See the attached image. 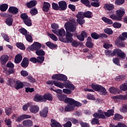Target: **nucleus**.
Segmentation results:
<instances>
[{
	"mask_svg": "<svg viewBox=\"0 0 127 127\" xmlns=\"http://www.w3.org/2000/svg\"><path fill=\"white\" fill-rule=\"evenodd\" d=\"M64 28L66 30V34L65 38L66 41H64L66 43H71L73 41V34L70 32H75L77 29L76 23L73 21H69L64 24Z\"/></svg>",
	"mask_w": 127,
	"mask_h": 127,
	"instance_id": "f257e3e1",
	"label": "nucleus"
},
{
	"mask_svg": "<svg viewBox=\"0 0 127 127\" xmlns=\"http://www.w3.org/2000/svg\"><path fill=\"white\" fill-rule=\"evenodd\" d=\"M98 113H95L93 114V116L94 118L97 119H105L106 117H108L110 118V117H112V116H114V110H109L107 112L104 113L103 111L101 110H99L98 111ZM106 117L105 116V115Z\"/></svg>",
	"mask_w": 127,
	"mask_h": 127,
	"instance_id": "f03ea898",
	"label": "nucleus"
},
{
	"mask_svg": "<svg viewBox=\"0 0 127 127\" xmlns=\"http://www.w3.org/2000/svg\"><path fill=\"white\" fill-rule=\"evenodd\" d=\"M91 88L95 91H100L101 95H107V90L106 88L101 85L91 84Z\"/></svg>",
	"mask_w": 127,
	"mask_h": 127,
	"instance_id": "7ed1b4c3",
	"label": "nucleus"
},
{
	"mask_svg": "<svg viewBox=\"0 0 127 127\" xmlns=\"http://www.w3.org/2000/svg\"><path fill=\"white\" fill-rule=\"evenodd\" d=\"M41 48V44L39 42H35L31 46L29 47L28 50H30L31 51H37Z\"/></svg>",
	"mask_w": 127,
	"mask_h": 127,
	"instance_id": "20e7f679",
	"label": "nucleus"
},
{
	"mask_svg": "<svg viewBox=\"0 0 127 127\" xmlns=\"http://www.w3.org/2000/svg\"><path fill=\"white\" fill-rule=\"evenodd\" d=\"M52 79H55V80H59L60 81H67V76L62 74H56L52 76Z\"/></svg>",
	"mask_w": 127,
	"mask_h": 127,
	"instance_id": "39448f33",
	"label": "nucleus"
},
{
	"mask_svg": "<svg viewBox=\"0 0 127 127\" xmlns=\"http://www.w3.org/2000/svg\"><path fill=\"white\" fill-rule=\"evenodd\" d=\"M47 84H48V85H53L54 84L55 86H56V87H58L61 89H63V88H64V83H62L60 82L49 80L47 81Z\"/></svg>",
	"mask_w": 127,
	"mask_h": 127,
	"instance_id": "423d86ee",
	"label": "nucleus"
},
{
	"mask_svg": "<svg viewBox=\"0 0 127 127\" xmlns=\"http://www.w3.org/2000/svg\"><path fill=\"white\" fill-rule=\"evenodd\" d=\"M52 31L53 33L60 37H64V36H65V34H66V32L64 29H60L58 31L56 30H52Z\"/></svg>",
	"mask_w": 127,
	"mask_h": 127,
	"instance_id": "0eeeda50",
	"label": "nucleus"
},
{
	"mask_svg": "<svg viewBox=\"0 0 127 127\" xmlns=\"http://www.w3.org/2000/svg\"><path fill=\"white\" fill-rule=\"evenodd\" d=\"M113 56H116L118 55V56H119V57H121V58H122V59L124 58V57H126L125 53L123 52L122 50L119 49H115L113 51Z\"/></svg>",
	"mask_w": 127,
	"mask_h": 127,
	"instance_id": "6e6552de",
	"label": "nucleus"
},
{
	"mask_svg": "<svg viewBox=\"0 0 127 127\" xmlns=\"http://www.w3.org/2000/svg\"><path fill=\"white\" fill-rule=\"evenodd\" d=\"M59 10H65L67 8V3L65 1H61L58 2Z\"/></svg>",
	"mask_w": 127,
	"mask_h": 127,
	"instance_id": "1a4fd4ad",
	"label": "nucleus"
},
{
	"mask_svg": "<svg viewBox=\"0 0 127 127\" xmlns=\"http://www.w3.org/2000/svg\"><path fill=\"white\" fill-rule=\"evenodd\" d=\"M9 57L6 55H3L0 58V63L2 65H5L6 62L8 61Z\"/></svg>",
	"mask_w": 127,
	"mask_h": 127,
	"instance_id": "9d476101",
	"label": "nucleus"
},
{
	"mask_svg": "<svg viewBox=\"0 0 127 127\" xmlns=\"http://www.w3.org/2000/svg\"><path fill=\"white\" fill-rule=\"evenodd\" d=\"M64 85V88L65 87V88H66V89H70L69 90L71 91H74L75 90V86L73 85L70 81L65 82Z\"/></svg>",
	"mask_w": 127,
	"mask_h": 127,
	"instance_id": "9b49d317",
	"label": "nucleus"
},
{
	"mask_svg": "<svg viewBox=\"0 0 127 127\" xmlns=\"http://www.w3.org/2000/svg\"><path fill=\"white\" fill-rule=\"evenodd\" d=\"M85 37H87V33L85 31H82L80 35L77 36V38L80 41H84Z\"/></svg>",
	"mask_w": 127,
	"mask_h": 127,
	"instance_id": "f8f14e48",
	"label": "nucleus"
},
{
	"mask_svg": "<svg viewBox=\"0 0 127 127\" xmlns=\"http://www.w3.org/2000/svg\"><path fill=\"white\" fill-rule=\"evenodd\" d=\"M23 126L26 127H30L33 126V122L30 120H26L22 122Z\"/></svg>",
	"mask_w": 127,
	"mask_h": 127,
	"instance_id": "ddd939ff",
	"label": "nucleus"
},
{
	"mask_svg": "<svg viewBox=\"0 0 127 127\" xmlns=\"http://www.w3.org/2000/svg\"><path fill=\"white\" fill-rule=\"evenodd\" d=\"M30 111L33 114H36L39 112V107L37 105H33L30 107Z\"/></svg>",
	"mask_w": 127,
	"mask_h": 127,
	"instance_id": "4468645a",
	"label": "nucleus"
},
{
	"mask_svg": "<svg viewBox=\"0 0 127 127\" xmlns=\"http://www.w3.org/2000/svg\"><path fill=\"white\" fill-rule=\"evenodd\" d=\"M51 5L50 3L47 2H44V5L43 6V10L45 12H48L49 11V9H50Z\"/></svg>",
	"mask_w": 127,
	"mask_h": 127,
	"instance_id": "2eb2a0df",
	"label": "nucleus"
},
{
	"mask_svg": "<svg viewBox=\"0 0 127 127\" xmlns=\"http://www.w3.org/2000/svg\"><path fill=\"white\" fill-rule=\"evenodd\" d=\"M43 97L44 98V102H46V100L52 101L53 100L52 95L50 93H46Z\"/></svg>",
	"mask_w": 127,
	"mask_h": 127,
	"instance_id": "dca6fc26",
	"label": "nucleus"
},
{
	"mask_svg": "<svg viewBox=\"0 0 127 127\" xmlns=\"http://www.w3.org/2000/svg\"><path fill=\"white\" fill-rule=\"evenodd\" d=\"M125 10L122 9H119V10H117L116 11V13L118 16V17H119L120 18V21L122 20V17L124 16V14H125Z\"/></svg>",
	"mask_w": 127,
	"mask_h": 127,
	"instance_id": "f3484780",
	"label": "nucleus"
},
{
	"mask_svg": "<svg viewBox=\"0 0 127 127\" xmlns=\"http://www.w3.org/2000/svg\"><path fill=\"white\" fill-rule=\"evenodd\" d=\"M34 101L35 102H44V98L42 95L36 94L34 98Z\"/></svg>",
	"mask_w": 127,
	"mask_h": 127,
	"instance_id": "a211bd4d",
	"label": "nucleus"
},
{
	"mask_svg": "<svg viewBox=\"0 0 127 127\" xmlns=\"http://www.w3.org/2000/svg\"><path fill=\"white\" fill-rule=\"evenodd\" d=\"M8 11L12 14H17L18 12V9L14 6H10L9 8Z\"/></svg>",
	"mask_w": 127,
	"mask_h": 127,
	"instance_id": "6ab92c4d",
	"label": "nucleus"
},
{
	"mask_svg": "<svg viewBox=\"0 0 127 127\" xmlns=\"http://www.w3.org/2000/svg\"><path fill=\"white\" fill-rule=\"evenodd\" d=\"M28 64H29L28 59L26 58H24L21 63V66H22L23 68H26L28 66Z\"/></svg>",
	"mask_w": 127,
	"mask_h": 127,
	"instance_id": "aec40b11",
	"label": "nucleus"
},
{
	"mask_svg": "<svg viewBox=\"0 0 127 127\" xmlns=\"http://www.w3.org/2000/svg\"><path fill=\"white\" fill-rule=\"evenodd\" d=\"M22 60V56L20 54L17 55L14 59V62L16 64H18L21 62V61Z\"/></svg>",
	"mask_w": 127,
	"mask_h": 127,
	"instance_id": "412c9836",
	"label": "nucleus"
},
{
	"mask_svg": "<svg viewBox=\"0 0 127 127\" xmlns=\"http://www.w3.org/2000/svg\"><path fill=\"white\" fill-rule=\"evenodd\" d=\"M47 114H48V108H45L40 112V115L41 117H43V118H46V117H47Z\"/></svg>",
	"mask_w": 127,
	"mask_h": 127,
	"instance_id": "4be33fe9",
	"label": "nucleus"
},
{
	"mask_svg": "<svg viewBox=\"0 0 127 127\" xmlns=\"http://www.w3.org/2000/svg\"><path fill=\"white\" fill-rule=\"evenodd\" d=\"M37 2L36 0H31L30 2L26 3V5L27 7L29 8H31V7H33L36 5Z\"/></svg>",
	"mask_w": 127,
	"mask_h": 127,
	"instance_id": "5701e85b",
	"label": "nucleus"
},
{
	"mask_svg": "<svg viewBox=\"0 0 127 127\" xmlns=\"http://www.w3.org/2000/svg\"><path fill=\"white\" fill-rule=\"evenodd\" d=\"M51 123V126L52 127H62L61 124L53 119H52Z\"/></svg>",
	"mask_w": 127,
	"mask_h": 127,
	"instance_id": "b1692460",
	"label": "nucleus"
},
{
	"mask_svg": "<svg viewBox=\"0 0 127 127\" xmlns=\"http://www.w3.org/2000/svg\"><path fill=\"white\" fill-rule=\"evenodd\" d=\"M15 88V89H16V90H19V89H21L23 88V83L19 80L16 81Z\"/></svg>",
	"mask_w": 127,
	"mask_h": 127,
	"instance_id": "393cba45",
	"label": "nucleus"
},
{
	"mask_svg": "<svg viewBox=\"0 0 127 127\" xmlns=\"http://www.w3.org/2000/svg\"><path fill=\"white\" fill-rule=\"evenodd\" d=\"M115 44L118 47H125L126 46L125 43L120 40H116L115 41Z\"/></svg>",
	"mask_w": 127,
	"mask_h": 127,
	"instance_id": "a878e982",
	"label": "nucleus"
},
{
	"mask_svg": "<svg viewBox=\"0 0 127 127\" xmlns=\"http://www.w3.org/2000/svg\"><path fill=\"white\" fill-rule=\"evenodd\" d=\"M5 22L6 24L8 25V26H11L13 22V19H12L11 17H7L6 19Z\"/></svg>",
	"mask_w": 127,
	"mask_h": 127,
	"instance_id": "bb28decb",
	"label": "nucleus"
},
{
	"mask_svg": "<svg viewBox=\"0 0 127 127\" xmlns=\"http://www.w3.org/2000/svg\"><path fill=\"white\" fill-rule=\"evenodd\" d=\"M75 109L74 105L68 104L65 107V111L66 112H71L73 111Z\"/></svg>",
	"mask_w": 127,
	"mask_h": 127,
	"instance_id": "cd10ccee",
	"label": "nucleus"
},
{
	"mask_svg": "<svg viewBox=\"0 0 127 127\" xmlns=\"http://www.w3.org/2000/svg\"><path fill=\"white\" fill-rule=\"evenodd\" d=\"M8 8V5L6 3H4L0 4V10L1 11H6V10Z\"/></svg>",
	"mask_w": 127,
	"mask_h": 127,
	"instance_id": "c85d7f7f",
	"label": "nucleus"
},
{
	"mask_svg": "<svg viewBox=\"0 0 127 127\" xmlns=\"http://www.w3.org/2000/svg\"><path fill=\"white\" fill-rule=\"evenodd\" d=\"M65 103L68 104V105H74V103L75 100L72 98H66L64 100Z\"/></svg>",
	"mask_w": 127,
	"mask_h": 127,
	"instance_id": "c756f323",
	"label": "nucleus"
},
{
	"mask_svg": "<svg viewBox=\"0 0 127 127\" xmlns=\"http://www.w3.org/2000/svg\"><path fill=\"white\" fill-rule=\"evenodd\" d=\"M46 45L51 49H54V48H56V45L50 41L46 43Z\"/></svg>",
	"mask_w": 127,
	"mask_h": 127,
	"instance_id": "7c9ffc66",
	"label": "nucleus"
},
{
	"mask_svg": "<svg viewBox=\"0 0 127 127\" xmlns=\"http://www.w3.org/2000/svg\"><path fill=\"white\" fill-rule=\"evenodd\" d=\"M104 7L108 10H112L115 8V6L113 4H106L104 5Z\"/></svg>",
	"mask_w": 127,
	"mask_h": 127,
	"instance_id": "2f4dec72",
	"label": "nucleus"
},
{
	"mask_svg": "<svg viewBox=\"0 0 127 127\" xmlns=\"http://www.w3.org/2000/svg\"><path fill=\"white\" fill-rule=\"evenodd\" d=\"M102 19L103 21L105 22V23H107L108 24H110V25L113 24V21L112 20L106 17H103L102 18Z\"/></svg>",
	"mask_w": 127,
	"mask_h": 127,
	"instance_id": "473e14b6",
	"label": "nucleus"
},
{
	"mask_svg": "<svg viewBox=\"0 0 127 127\" xmlns=\"http://www.w3.org/2000/svg\"><path fill=\"white\" fill-rule=\"evenodd\" d=\"M23 22L27 26H31V25H32V22H31V19H30V17L24 20Z\"/></svg>",
	"mask_w": 127,
	"mask_h": 127,
	"instance_id": "72a5a7b5",
	"label": "nucleus"
},
{
	"mask_svg": "<svg viewBox=\"0 0 127 127\" xmlns=\"http://www.w3.org/2000/svg\"><path fill=\"white\" fill-rule=\"evenodd\" d=\"M126 78H127V76L125 75H119L115 77V80L116 81H124L126 80Z\"/></svg>",
	"mask_w": 127,
	"mask_h": 127,
	"instance_id": "f704fd0d",
	"label": "nucleus"
},
{
	"mask_svg": "<svg viewBox=\"0 0 127 127\" xmlns=\"http://www.w3.org/2000/svg\"><path fill=\"white\" fill-rule=\"evenodd\" d=\"M119 91V89L116 87H112L109 89L110 93H111V94H117V93H118Z\"/></svg>",
	"mask_w": 127,
	"mask_h": 127,
	"instance_id": "c9c22d12",
	"label": "nucleus"
},
{
	"mask_svg": "<svg viewBox=\"0 0 127 127\" xmlns=\"http://www.w3.org/2000/svg\"><path fill=\"white\" fill-rule=\"evenodd\" d=\"M16 46L21 50H25V46H24V45L22 43H17Z\"/></svg>",
	"mask_w": 127,
	"mask_h": 127,
	"instance_id": "e433bc0d",
	"label": "nucleus"
},
{
	"mask_svg": "<svg viewBox=\"0 0 127 127\" xmlns=\"http://www.w3.org/2000/svg\"><path fill=\"white\" fill-rule=\"evenodd\" d=\"M36 54L38 56H44L45 53L42 50H38L36 51Z\"/></svg>",
	"mask_w": 127,
	"mask_h": 127,
	"instance_id": "4c0bfd02",
	"label": "nucleus"
},
{
	"mask_svg": "<svg viewBox=\"0 0 127 127\" xmlns=\"http://www.w3.org/2000/svg\"><path fill=\"white\" fill-rule=\"evenodd\" d=\"M82 3L87 6L88 7H91V4H90V1L89 0H81Z\"/></svg>",
	"mask_w": 127,
	"mask_h": 127,
	"instance_id": "58836bf2",
	"label": "nucleus"
},
{
	"mask_svg": "<svg viewBox=\"0 0 127 127\" xmlns=\"http://www.w3.org/2000/svg\"><path fill=\"white\" fill-rule=\"evenodd\" d=\"M25 36V38H26V40L28 42L31 43V42H32V41H33L32 37L31 36V35H30L29 34H27Z\"/></svg>",
	"mask_w": 127,
	"mask_h": 127,
	"instance_id": "ea45409f",
	"label": "nucleus"
},
{
	"mask_svg": "<svg viewBox=\"0 0 127 127\" xmlns=\"http://www.w3.org/2000/svg\"><path fill=\"white\" fill-rule=\"evenodd\" d=\"M77 18L82 19L85 17V13L83 12H79L76 15Z\"/></svg>",
	"mask_w": 127,
	"mask_h": 127,
	"instance_id": "a19ab883",
	"label": "nucleus"
},
{
	"mask_svg": "<svg viewBox=\"0 0 127 127\" xmlns=\"http://www.w3.org/2000/svg\"><path fill=\"white\" fill-rule=\"evenodd\" d=\"M104 31L105 33H106L107 34H109V35H111L113 34V30H112L111 28H106L104 30Z\"/></svg>",
	"mask_w": 127,
	"mask_h": 127,
	"instance_id": "79ce46f5",
	"label": "nucleus"
},
{
	"mask_svg": "<svg viewBox=\"0 0 127 127\" xmlns=\"http://www.w3.org/2000/svg\"><path fill=\"white\" fill-rule=\"evenodd\" d=\"M57 97H58V99H59L60 101H64V100H65V98H66V95L58 94Z\"/></svg>",
	"mask_w": 127,
	"mask_h": 127,
	"instance_id": "37998d69",
	"label": "nucleus"
},
{
	"mask_svg": "<svg viewBox=\"0 0 127 127\" xmlns=\"http://www.w3.org/2000/svg\"><path fill=\"white\" fill-rule=\"evenodd\" d=\"M1 36L3 37L4 40L6 41L7 42H9V38L7 35L5 34V33H3L1 34Z\"/></svg>",
	"mask_w": 127,
	"mask_h": 127,
	"instance_id": "c03bdc74",
	"label": "nucleus"
},
{
	"mask_svg": "<svg viewBox=\"0 0 127 127\" xmlns=\"http://www.w3.org/2000/svg\"><path fill=\"white\" fill-rule=\"evenodd\" d=\"M31 15H36L38 13V11H37V9L35 8H33L31 9L30 11Z\"/></svg>",
	"mask_w": 127,
	"mask_h": 127,
	"instance_id": "a18cd8bd",
	"label": "nucleus"
},
{
	"mask_svg": "<svg viewBox=\"0 0 127 127\" xmlns=\"http://www.w3.org/2000/svg\"><path fill=\"white\" fill-rule=\"evenodd\" d=\"M123 119H124V117L120 114H115L114 118V120H115V121H118V120H123Z\"/></svg>",
	"mask_w": 127,
	"mask_h": 127,
	"instance_id": "49530a36",
	"label": "nucleus"
},
{
	"mask_svg": "<svg viewBox=\"0 0 127 127\" xmlns=\"http://www.w3.org/2000/svg\"><path fill=\"white\" fill-rule=\"evenodd\" d=\"M110 18L111 19H113V20H117V21H120V18L118 17V15L115 14H111L110 16Z\"/></svg>",
	"mask_w": 127,
	"mask_h": 127,
	"instance_id": "de8ad7c7",
	"label": "nucleus"
},
{
	"mask_svg": "<svg viewBox=\"0 0 127 127\" xmlns=\"http://www.w3.org/2000/svg\"><path fill=\"white\" fill-rule=\"evenodd\" d=\"M49 36L54 41H57V40H58V38H57V37L53 34H49Z\"/></svg>",
	"mask_w": 127,
	"mask_h": 127,
	"instance_id": "09e8293b",
	"label": "nucleus"
},
{
	"mask_svg": "<svg viewBox=\"0 0 127 127\" xmlns=\"http://www.w3.org/2000/svg\"><path fill=\"white\" fill-rule=\"evenodd\" d=\"M37 60L38 63L42 64V63H43V62L44 61V57H38Z\"/></svg>",
	"mask_w": 127,
	"mask_h": 127,
	"instance_id": "8fccbe9b",
	"label": "nucleus"
},
{
	"mask_svg": "<svg viewBox=\"0 0 127 127\" xmlns=\"http://www.w3.org/2000/svg\"><path fill=\"white\" fill-rule=\"evenodd\" d=\"M76 20L78 23H79V24H80L81 26L83 27L82 25L84 24V23H85V20L83 19V18H77Z\"/></svg>",
	"mask_w": 127,
	"mask_h": 127,
	"instance_id": "3c124183",
	"label": "nucleus"
},
{
	"mask_svg": "<svg viewBox=\"0 0 127 127\" xmlns=\"http://www.w3.org/2000/svg\"><path fill=\"white\" fill-rule=\"evenodd\" d=\"M19 32L23 34V35H26L27 34V30H26L24 28H20L19 30Z\"/></svg>",
	"mask_w": 127,
	"mask_h": 127,
	"instance_id": "603ef678",
	"label": "nucleus"
},
{
	"mask_svg": "<svg viewBox=\"0 0 127 127\" xmlns=\"http://www.w3.org/2000/svg\"><path fill=\"white\" fill-rule=\"evenodd\" d=\"M84 16L85 17H87L88 18H92V12L89 11L84 12Z\"/></svg>",
	"mask_w": 127,
	"mask_h": 127,
	"instance_id": "864d4df0",
	"label": "nucleus"
},
{
	"mask_svg": "<svg viewBox=\"0 0 127 127\" xmlns=\"http://www.w3.org/2000/svg\"><path fill=\"white\" fill-rule=\"evenodd\" d=\"M52 6L55 10H59V5H58V4L52 3Z\"/></svg>",
	"mask_w": 127,
	"mask_h": 127,
	"instance_id": "5fc2aeb1",
	"label": "nucleus"
},
{
	"mask_svg": "<svg viewBox=\"0 0 127 127\" xmlns=\"http://www.w3.org/2000/svg\"><path fill=\"white\" fill-rule=\"evenodd\" d=\"M63 92L64 93V94H66V95H70V94H71L72 93V90L65 88L63 90Z\"/></svg>",
	"mask_w": 127,
	"mask_h": 127,
	"instance_id": "6e6d98bb",
	"label": "nucleus"
},
{
	"mask_svg": "<svg viewBox=\"0 0 127 127\" xmlns=\"http://www.w3.org/2000/svg\"><path fill=\"white\" fill-rule=\"evenodd\" d=\"M91 124L100 125V123H99V120L96 118H93L91 121Z\"/></svg>",
	"mask_w": 127,
	"mask_h": 127,
	"instance_id": "4d7b16f0",
	"label": "nucleus"
},
{
	"mask_svg": "<svg viewBox=\"0 0 127 127\" xmlns=\"http://www.w3.org/2000/svg\"><path fill=\"white\" fill-rule=\"evenodd\" d=\"M113 26L115 28H121V27H122V24L119 22H115L113 23Z\"/></svg>",
	"mask_w": 127,
	"mask_h": 127,
	"instance_id": "13d9d810",
	"label": "nucleus"
},
{
	"mask_svg": "<svg viewBox=\"0 0 127 127\" xmlns=\"http://www.w3.org/2000/svg\"><path fill=\"white\" fill-rule=\"evenodd\" d=\"M125 3V0H116L115 4L117 5H121V4H124Z\"/></svg>",
	"mask_w": 127,
	"mask_h": 127,
	"instance_id": "bf43d9fd",
	"label": "nucleus"
},
{
	"mask_svg": "<svg viewBox=\"0 0 127 127\" xmlns=\"http://www.w3.org/2000/svg\"><path fill=\"white\" fill-rule=\"evenodd\" d=\"M20 17L23 19V21L25 20L26 19H27V18H29L28 16L26 13H22L20 15Z\"/></svg>",
	"mask_w": 127,
	"mask_h": 127,
	"instance_id": "052dcab7",
	"label": "nucleus"
},
{
	"mask_svg": "<svg viewBox=\"0 0 127 127\" xmlns=\"http://www.w3.org/2000/svg\"><path fill=\"white\" fill-rule=\"evenodd\" d=\"M91 36L93 39H99V36L96 33H93L91 34Z\"/></svg>",
	"mask_w": 127,
	"mask_h": 127,
	"instance_id": "680f3d73",
	"label": "nucleus"
},
{
	"mask_svg": "<svg viewBox=\"0 0 127 127\" xmlns=\"http://www.w3.org/2000/svg\"><path fill=\"white\" fill-rule=\"evenodd\" d=\"M86 46L88 47V48H93V46H94V44L92 43V42H86Z\"/></svg>",
	"mask_w": 127,
	"mask_h": 127,
	"instance_id": "e2e57ef3",
	"label": "nucleus"
},
{
	"mask_svg": "<svg viewBox=\"0 0 127 127\" xmlns=\"http://www.w3.org/2000/svg\"><path fill=\"white\" fill-rule=\"evenodd\" d=\"M79 44V42L77 41H73L71 42V45L73 46V47H78Z\"/></svg>",
	"mask_w": 127,
	"mask_h": 127,
	"instance_id": "0e129e2a",
	"label": "nucleus"
},
{
	"mask_svg": "<svg viewBox=\"0 0 127 127\" xmlns=\"http://www.w3.org/2000/svg\"><path fill=\"white\" fill-rule=\"evenodd\" d=\"M64 127H72V123L70 121H67L66 123L63 125Z\"/></svg>",
	"mask_w": 127,
	"mask_h": 127,
	"instance_id": "69168bd1",
	"label": "nucleus"
},
{
	"mask_svg": "<svg viewBox=\"0 0 127 127\" xmlns=\"http://www.w3.org/2000/svg\"><path fill=\"white\" fill-rule=\"evenodd\" d=\"M4 122L7 126H8V127H11V121H10V119H6Z\"/></svg>",
	"mask_w": 127,
	"mask_h": 127,
	"instance_id": "338daca9",
	"label": "nucleus"
},
{
	"mask_svg": "<svg viewBox=\"0 0 127 127\" xmlns=\"http://www.w3.org/2000/svg\"><path fill=\"white\" fill-rule=\"evenodd\" d=\"M115 127H127V125H126L124 123H119L117 126H115Z\"/></svg>",
	"mask_w": 127,
	"mask_h": 127,
	"instance_id": "774afa93",
	"label": "nucleus"
}]
</instances>
